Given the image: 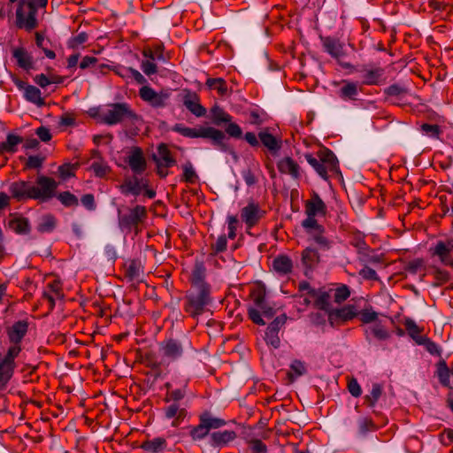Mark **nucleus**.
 I'll use <instances>...</instances> for the list:
<instances>
[{"instance_id":"obj_3","label":"nucleus","mask_w":453,"mask_h":453,"mask_svg":"<svg viewBox=\"0 0 453 453\" xmlns=\"http://www.w3.org/2000/svg\"><path fill=\"white\" fill-rule=\"evenodd\" d=\"M171 130L187 138L210 139L213 145L219 150L222 151L227 150V145L224 142V133L212 127H199L198 128H193L186 127L181 123H176L171 127Z\"/></svg>"},{"instance_id":"obj_36","label":"nucleus","mask_w":453,"mask_h":453,"mask_svg":"<svg viewBox=\"0 0 453 453\" xmlns=\"http://www.w3.org/2000/svg\"><path fill=\"white\" fill-rule=\"evenodd\" d=\"M253 302L265 318L272 319L275 314L274 309L267 304L265 294L263 291H257L253 294Z\"/></svg>"},{"instance_id":"obj_1","label":"nucleus","mask_w":453,"mask_h":453,"mask_svg":"<svg viewBox=\"0 0 453 453\" xmlns=\"http://www.w3.org/2000/svg\"><path fill=\"white\" fill-rule=\"evenodd\" d=\"M213 304L211 288L196 287L187 291L184 296L183 310L191 318H198L207 312H211Z\"/></svg>"},{"instance_id":"obj_49","label":"nucleus","mask_w":453,"mask_h":453,"mask_svg":"<svg viewBox=\"0 0 453 453\" xmlns=\"http://www.w3.org/2000/svg\"><path fill=\"white\" fill-rule=\"evenodd\" d=\"M306 366L305 364L298 359L294 360L290 365V369L288 372V376L290 380H295L296 378L306 373Z\"/></svg>"},{"instance_id":"obj_44","label":"nucleus","mask_w":453,"mask_h":453,"mask_svg":"<svg viewBox=\"0 0 453 453\" xmlns=\"http://www.w3.org/2000/svg\"><path fill=\"white\" fill-rule=\"evenodd\" d=\"M211 118L216 126H220L222 123L230 122L232 116L228 114L222 107L214 105L211 109Z\"/></svg>"},{"instance_id":"obj_63","label":"nucleus","mask_w":453,"mask_h":453,"mask_svg":"<svg viewBox=\"0 0 453 453\" xmlns=\"http://www.w3.org/2000/svg\"><path fill=\"white\" fill-rule=\"evenodd\" d=\"M420 129L425 134L433 138H438L441 134V129L438 125L424 123Z\"/></svg>"},{"instance_id":"obj_56","label":"nucleus","mask_w":453,"mask_h":453,"mask_svg":"<svg viewBox=\"0 0 453 453\" xmlns=\"http://www.w3.org/2000/svg\"><path fill=\"white\" fill-rule=\"evenodd\" d=\"M227 239L225 234H221L218 237L215 242L211 244V250L212 255L222 253L226 250Z\"/></svg>"},{"instance_id":"obj_61","label":"nucleus","mask_w":453,"mask_h":453,"mask_svg":"<svg viewBox=\"0 0 453 453\" xmlns=\"http://www.w3.org/2000/svg\"><path fill=\"white\" fill-rule=\"evenodd\" d=\"M357 315L359 316V319L364 324L375 322L378 319V313L372 311V308L362 310L359 313H357Z\"/></svg>"},{"instance_id":"obj_24","label":"nucleus","mask_w":453,"mask_h":453,"mask_svg":"<svg viewBox=\"0 0 453 453\" xmlns=\"http://www.w3.org/2000/svg\"><path fill=\"white\" fill-rule=\"evenodd\" d=\"M236 438L233 430L213 432L210 434L209 443L213 448H223Z\"/></svg>"},{"instance_id":"obj_4","label":"nucleus","mask_w":453,"mask_h":453,"mask_svg":"<svg viewBox=\"0 0 453 453\" xmlns=\"http://www.w3.org/2000/svg\"><path fill=\"white\" fill-rule=\"evenodd\" d=\"M306 161L315 169L318 174L324 180H328V173H339V161L333 151L328 149L320 150L318 152L319 158L311 154H306Z\"/></svg>"},{"instance_id":"obj_29","label":"nucleus","mask_w":453,"mask_h":453,"mask_svg":"<svg viewBox=\"0 0 453 453\" xmlns=\"http://www.w3.org/2000/svg\"><path fill=\"white\" fill-rule=\"evenodd\" d=\"M365 334L367 341L375 338L379 341H386L390 338V333L380 322H376L365 327Z\"/></svg>"},{"instance_id":"obj_47","label":"nucleus","mask_w":453,"mask_h":453,"mask_svg":"<svg viewBox=\"0 0 453 453\" xmlns=\"http://www.w3.org/2000/svg\"><path fill=\"white\" fill-rule=\"evenodd\" d=\"M205 84L210 89L216 90L219 96H225L227 93V84L222 78H209Z\"/></svg>"},{"instance_id":"obj_22","label":"nucleus","mask_w":453,"mask_h":453,"mask_svg":"<svg viewBox=\"0 0 453 453\" xmlns=\"http://www.w3.org/2000/svg\"><path fill=\"white\" fill-rule=\"evenodd\" d=\"M362 87L357 82L349 80H342L340 82V88L337 92L339 97L344 101L357 100Z\"/></svg>"},{"instance_id":"obj_58","label":"nucleus","mask_w":453,"mask_h":453,"mask_svg":"<svg viewBox=\"0 0 453 453\" xmlns=\"http://www.w3.org/2000/svg\"><path fill=\"white\" fill-rule=\"evenodd\" d=\"M91 169L95 175L100 178L104 177L110 172V167L102 160L94 161Z\"/></svg>"},{"instance_id":"obj_48","label":"nucleus","mask_w":453,"mask_h":453,"mask_svg":"<svg viewBox=\"0 0 453 453\" xmlns=\"http://www.w3.org/2000/svg\"><path fill=\"white\" fill-rule=\"evenodd\" d=\"M56 196L61 204L66 208H74L79 205L78 197L69 191L60 192Z\"/></svg>"},{"instance_id":"obj_13","label":"nucleus","mask_w":453,"mask_h":453,"mask_svg":"<svg viewBox=\"0 0 453 453\" xmlns=\"http://www.w3.org/2000/svg\"><path fill=\"white\" fill-rule=\"evenodd\" d=\"M320 40L324 50L332 58H335L343 68H349L351 66L350 64L342 61V58L347 55L344 42H342L339 38L333 36H321Z\"/></svg>"},{"instance_id":"obj_42","label":"nucleus","mask_w":453,"mask_h":453,"mask_svg":"<svg viewBox=\"0 0 453 453\" xmlns=\"http://www.w3.org/2000/svg\"><path fill=\"white\" fill-rule=\"evenodd\" d=\"M24 98L37 107H42L45 105V100L42 96L41 90L33 85H29L24 93Z\"/></svg>"},{"instance_id":"obj_45","label":"nucleus","mask_w":453,"mask_h":453,"mask_svg":"<svg viewBox=\"0 0 453 453\" xmlns=\"http://www.w3.org/2000/svg\"><path fill=\"white\" fill-rule=\"evenodd\" d=\"M122 194L138 196L141 193L142 187L137 178L133 180H126L123 184L119 186Z\"/></svg>"},{"instance_id":"obj_37","label":"nucleus","mask_w":453,"mask_h":453,"mask_svg":"<svg viewBox=\"0 0 453 453\" xmlns=\"http://www.w3.org/2000/svg\"><path fill=\"white\" fill-rule=\"evenodd\" d=\"M357 316L356 307L354 305H345L341 309H336L329 312V319H339L344 322L351 320Z\"/></svg>"},{"instance_id":"obj_32","label":"nucleus","mask_w":453,"mask_h":453,"mask_svg":"<svg viewBox=\"0 0 453 453\" xmlns=\"http://www.w3.org/2000/svg\"><path fill=\"white\" fill-rule=\"evenodd\" d=\"M24 142V139L14 134H8L6 140L0 142V155L5 153L14 154L18 151V146Z\"/></svg>"},{"instance_id":"obj_43","label":"nucleus","mask_w":453,"mask_h":453,"mask_svg":"<svg viewBox=\"0 0 453 453\" xmlns=\"http://www.w3.org/2000/svg\"><path fill=\"white\" fill-rule=\"evenodd\" d=\"M190 282V288H196V287L211 288V286L205 281V269L202 265L196 266L193 271Z\"/></svg>"},{"instance_id":"obj_34","label":"nucleus","mask_w":453,"mask_h":453,"mask_svg":"<svg viewBox=\"0 0 453 453\" xmlns=\"http://www.w3.org/2000/svg\"><path fill=\"white\" fill-rule=\"evenodd\" d=\"M199 421L205 426V428L210 432L211 429H218L224 426L226 422L225 419L215 417L209 411H204L198 416Z\"/></svg>"},{"instance_id":"obj_57","label":"nucleus","mask_w":453,"mask_h":453,"mask_svg":"<svg viewBox=\"0 0 453 453\" xmlns=\"http://www.w3.org/2000/svg\"><path fill=\"white\" fill-rule=\"evenodd\" d=\"M418 344L424 345L426 347V351L429 352L431 355L441 356V348L434 342H433L427 337H425L424 339H420V341H418Z\"/></svg>"},{"instance_id":"obj_64","label":"nucleus","mask_w":453,"mask_h":453,"mask_svg":"<svg viewBox=\"0 0 453 453\" xmlns=\"http://www.w3.org/2000/svg\"><path fill=\"white\" fill-rule=\"evenodd\" d=\"M250 449L252 453H266V445L258 439L249 441Z\"/></svg>"},{"instance_id":"obj_18","label":"nucleus","mask_w":453,"mask_h":453,"mask_svg":"<svg viewBox=\"0 0 453 453\" xmlns=\"http://www.w3.org/2000/svg\"><path fill=\"white\" fill-rule=\"evenodd\" d=\"M33 184L26 180L13 181L9 186V192L11 193V199L13 198L18 202L34 199L33 196Z\"/></svg>"},{"instance_id":"obj_52","label":"nucleus","mask_w":453,"mask_h":453,"mask_svg":"<svg viewBox=\"0 0 453 453\" xmlns=\"http://www.w3.org/2000/svg\"><path fill=\"white\" fill-rule=\"evenodd\" d=\"M183 175L182 180L189 184H194L198 180V175L196 173L191 162L188 161L182 165Z\"/></svg>"},{"instance_id":"obj_23","label":"nucleus","mask_w":453,"mask_h":453,"mask_svg":"<svg viewBox=\"0 0 453 453\" xmlns=\"http://www.w3.org/2000/svg\"><path fill=\"white\" fill-rule=\"evenodd\" d=\"M384 94L391 99L393 104L401 105L407 102L408 89L399 84H392L384 89Z\"/></svg>"},{"instance_id":"obj_16","label":"nucleus","mask_w":453,"mask_h":453,"mask_svg":"<svg viewBox=\"0 0 453 453\" xmlns=\"http://www.w3.org/2000/svg\"><path fill=\"white\" fill-rule=\"evenodd\" d=\"M168 404L163 409L164 417L172 420L173 427L179 426L188 416L187 405L183 403H167Z\"/></svg>"},{"instance_id":"obj_46","label":"nucleus","mask_w":453,"mask_h":453,"mask_svg":"<svg viewBox=\"0 0 453 453\" xmlns=\"http://www.w3.org/2000/svg\"><path fill=\"white\" fill-rule=\"evenodd\" d=\"M38 365L31 364H24L20 369L22 373L23 383H33L39 380V376H36V371Z\"/></svg>"},{"instance_id":"obj_14","label":"nucleus","mask_w":453,"mask_h":453,"mask_svg":"<svg viewBox=\"0 0 453 453\" xmlns=\"http://www.w3.org/2000/svg\"><path fill=\"white\" fill-rule=\"evenodd\" d=\"M188 384V378H176L173 382L165 383V387L167 392L164 399L165 402L181 403V400H183L187 395Z\"/></svg>"},{"instance_id":"obj_53","label":"nucleus","mask_w":453,"mask_h":453,"mask_svg":"<svg viewBox=\"0 0 453 453\" xmlns=\"http://www.w3.org/2000/svg\"><path fill=\"white\" fill-rule=\"evenodd\" d=\"M405 329L408 332V334L418 343V341H420V339H424L426 336H421V329L418 327V326L415 323L412 319H406L405 323Z\"/></svg>"},{"instance_id":"obj_21","label":"nucleus","mask_w":453,"mask_h":453,"mask_svg":"<svg viewBox=\"0 0 453 453\" xmlns=\"http://www.w3.org/2000/svg\"><path fill=\"white\" fill-rule=\"evenodd\" d=\"M304 209L307 216L324 217L326 214V205L316 192L305 202Z\"/></svg>"},{"instance_id":"obj_20","label":"nucleus","mask_w":453,"mask_h":453,"mask_svg":"<svg viewBox=\"0 0 453 453\" xmlns=\"http://www.w3.org/2000/svg\"><path fill=\"white\" fill-rule=\"evenodd\" d=\"M433 257H438L440 262L447 265L450 258V254L453 251V238H449L445 241H438L434 247L429 250Z\"/></svg>"},{"instance_id":"obj_26","label":"nucleus","mask_w":453,"mask_h":453,"mask_svg":"<svg viewBox=\"0 0 453 453\" xmlns=\"http://www.w3.org/2000/svg\"><path fill=\"white\" fill-rule=\"evenodd\" d=\"M311 298L313 300L314 306L321 311H327L328 313L332 311L331 309V295L325 288H317L316 290H312Z\"/></svg>"},{"instance_id":"obj_2","label":"nucleus","mask_w":453,"mask_h":453,"mask_svg":"<svg viewBox=\"0 0 453 453\" xmlns=\"http://www.w3.org/2000/svg\"><path fill=\"white\" fill-rule=\"evenodd\" d=\"M16 9V26L19 28L31 31L37 27L36 19L39 8H45L48 0H18Z\"/></svg>"},{"instance_id":"obj_6","label":"nucleus","mask_w":453,"mask_h":453,"mask_svg":"<svg viewBox=\"0 0 453 453\" xmlns=\"http://www.w3.org/2000/svg\"><path fill=\"white\" fill-rule=\"evenodd\" d=\"M28 327L29 323L27 319L15 321L12 325L7 326L5 328L6 345L3 348L20 354L23 349L22 342L28 332Z\"/></svg>"},{"instance_id":"obj_33","label":"nucleus","mask_w":453,"mask_h":453,"mask_svg":"<svg viewBox=\"0 0 453 453\" xmlns=\"http://www.w3.org/2000/svg\"><path fill=\"white\" fill-rule=\"evenodd\" d=\"M12 56L20 68L26 71L34 69L33 57L24 48L13 50Z\"/></svg>"},{"instance_id":"obj_8","label":"nucleus","mask_w":453,"mask_h":453,"mask_svg":"<svg viewBox=\"0 0 453 453\" xmlns=\"http://www.w3.org/2000/svg\"><path fill=\"white\" fill-rule=\"evenodd\" d=\"M147 210L142 205H136L128 209L127 213L121 214L119 211V226L122 230L138 232L139 225L147 218Z\"/></svg>"},{"instance_id":"obj_25","label":"nucleus","mask_w":453,"mask_h":453,"mask_svg":"<svg viewBox=\"0 0 453 453\" xmlns=\"http://www.w3.org/2000/svg\"><path fill=\"white\" fill-rule=\"evenodd\" d=\"M153 159L157 164L164 165L165 168H170L176 164L175 158L165 143L158 144L157 154L153 155Z\"/></svg>"},{"instance_id":"obj_41","label":"nucleus","mask_w":453,"mask_h":453,"mask_svg":"<svg viewBox=\"0 0 453 453\" xmlns=\"http://www.w3.org/2000/svg\"><path fill=\"white\" fill-rule=\"evenodd\" d=\"M58 220L52 214L42 216L38 221L36 230L41 234L51 233L57 226Z\"/></svg>"},{"instance_id":"obj_62","label":"nucleus","mask_w":453,"mask_h":453,"mask_svg":"<svg viewBox=\"0 0 453 453\" xmlns=\"http://www.w3.org/2000/svg\"><path fill=\"white\" fill-rule=\"evenodd\" d=\"M350 296V291L348 286L342 285L334 290V298L338 303H341L347 300Z\"/></svg>"},{"instance_id":"obj_12","label":"nucleus","mask_w":453,"mask_h":453,"mask_svg":"<svg viewBox=\"0 0 453 453\" xmlns=\"http://www.w3.org/2000/svg\"><path fill=\"white\" fill-rule=\"evenodd\" d=\"M139 96L151 107L158 109L167 106L171 92L164 89L157 92L150 86H142L139 90Z\"/></svg>"},{"instance_id":"obj_28","label":"nucleus","mask_w":453,"mask_h":453,"mask_svg":"<svg viewBox=\"0 0 453 453\" xmlns=\"http://www.w3.org/2000/svg\"><path fill=\"white\" fill-rule=\"evenodd\" d=\"M258 138L272 155H276L281 148V140L273 135L267 128L258 133Z\"/></svg>"},{"instance_id":"obj_17","label":"nucleus","mask_w":453,"mask_h":453,"mask_svg":"<svg viewBox=\"0 0 453 453\" xmlns=\"http://www.w3.org/2000/svg\"><path fill=\"white\" fill-rule=\"evenodd\" d=\"M287 321L286 314H281L276 317L273 321L268 326L265 340L268 345L273 349H278L280 345L279 332Z\"/></svg>"},{"instance_id":"obj_51","label":"nucleus","mask_w":453,"mask_h":453,"mask_svg":"<svg viewBox=\"0 0 453 453\" xmlns=\"http://www.w3.org/2000/svg\"><path fill=\"white\" fill-rule=\"evenodd\" d=\"M382 394V387L378 384H372L370 394L365 396V402L369 407H374Z\"/></svg>"},{"instance_id":"obj_31","label":"nucleus","mask_w":453,"mask_h":453,"mask_svg":"<svg viewBox=\"0 0 453 453\" xmlns=\"http://www.w3.org/2000/svg\"><path fill=\"white\" fill-rule=\"evenodd\" d=\"M278 170L284 174H289L294 179H298L300 176V166L290 157H286L278 162Z\"/></svg>"},{"instance_id":"obj_9","label":"nucleus","mask_w":453,"mask_h":453,"mask_svg":"<svg viewBox=\"0 0 453 453\" xmlns=\"http://www.w3.org/2000/svg\"><path fill=\"white\" fill-rule=\"evenodd\" d=\"M240 215L242 222L246 226V231H249L257 226L261 219L266 215V211L264 210L258 202L254 199H250L246 205H244L241 211Z\"/></svg>"},{"instance_id":"obj_55","label":"nucleus","mask_w":453,"mask_h":453,"mask_svg":"<svg viewBox=\"0 0 453 453\" xmlns=\"http://www.w3.org/2000/svg\"><path fill=\"white\" fill-rule=\"evenodd\" d=\"M48 42H49V41L47 42H45V39H44L43 35L41 33H39V32L35 33V43H36V45L42 50V51L44 52L45 56L48 58L54 59L56 58V53L53 50H49L47 48V43Z\"/></svg>"},{"instance_id":"obj_39","label":"nucleus","mask_w":453,"mask_h":453,"mask_svg":"<svg viewBox=\"0 0 453 453\" xmlns=\"http://www.w3.org/2000/svg\"><path fill=\"white\" fill-rule=\"evenodd\" d=\"M8 226L18 234H27L31 231V226L28 219L21 216L10 219Z\"/></svg>"},{"instance_id":"obj_10","label":"nucleus","mask_w":453,"mask_h":453,"mask_svg":"<svg viewBox=\"0 0 453 453\" xmlns=\"http://www.w3.org/2000/svg\"><path fill=\"white\" fill-rule=\"evenodd\" d=\"M58 183L48 176H38L36 178V186L33 185L34 200L47 202L56 196Z\"/></svg>"},{"instance_id":"obj_15","label":"nucleus","mask_w":453,"mask_h":453,"mask_svg":"<svg viewBox=\"0 0 453 453\" xmlns=\"http://www.w3.org/2000/svg\"><path fill=\"white\" fill-rule=\"evenodd\" d=\"M159 353L166 362H175L184 354L182 343L176 339H168L159 344Z\"/></svg>"},{"instance_id":"obj_54","label":"nucleus","mask_w":453,"mask_h":453,"mask_svg":"<svg viewBox=\"0 0 453 453\" xmlns=\"http://www.w3.org/2000/svg\"><path fill=\"white\" fill-rule=\"evenodd\" d=\"M302 226L304 228L307 235L324 227L322 225L319 224L315 216H307V218L303 220Z\"/></svg>"},{"instance_id":"obj_30","label":"nucleus","mask_w":453,"mask_h":453,"mask_svg":"<svg viewBox=\"0 0 453 453\" xmlns=\"http://www.w3.org/2000/svg\"><path fill=\"white\" fill-rule=\"evenodd\" d=\"M308 240L315 243L321 251L329 250L334 244V242L326 236L325 227L308 234Z\"/></svg>"},{"instance_id":"obj_5","label":"nucleus","mask_w":453,"mask_h":453,"mask_svg":"<svg viewBox=\"0 0 453 453\" xmlns=\"http://www.w3.org/2000/svg\"><path fill=\"white\" fill-rule=\"evenodd\" d=\"M100 119L106 125L114 126L124 121L134 122L138 115L127 103H114L107 105L100 114Z\"/></svg>"},{"instance_id":"obj_19","label":"nucleus","mask_w":453,"mask_h":453,"mask_svg":"<svg viewBox=\"0 0 453 453\" xmlns=\"http://www.w3.org/2000/svg\"><path fill=\"white\" fill-rule=\"evenodd\" d=\"M183 105L196 117L201 118L206 114V108L200 104L198 95L191 90H184L182 96Z\"/></svg>"},{"instance_id":"obj_38","label":"nucleus","mask_w":453,"mask_h":453,"mask_svg":"<svg viewBox=\"0 0 453 453\" xmlns=\"http://www.w3.org/2000/svg\"><path fill=\"white\" fill-rule=\"evenodd\" d=\"M273 267L277 273L286 275L292 272L293 263L288 256L280 255L273 259Z\"/></svg>"},{"instance_id":"obj_40","label":"nucleus","mask_w":453,"mask_h":453,"mask_svg":"<svg viewBox=\"0 0 453 453\" xmlns=\"http://www.w3.org/2000/svg\"><path fill=\"white\" fill-rule=\"evenodd\" d=\"M166 440L163 437L153 438L152 440L144 441L141 448L148 453H161L166 448Z\"/></svg>"},{"instance_id":"obj_7","label":"nucleus","mask_w":453,"mask_h":453,"mask_svg":"<svg viewBox=\"0 0 453 453\" xmlns=\"http://www.w3.org/2000/svg\"><path fill=\"white\" fill-rule=\"evenodd\" d=\"M20 354L2 348L0 350V391L6 389L18 367L17 358Z\"/></svg>"},{"instance_id":"obj_11","label":"nucleus","mask_w":453,"mask_h":453,"mask_svg":"<svg viewBox=\"0 0 453 453\" xmlns=\"http://www.w3.org/2000/svg\"><path fill=\"white\" fill-rule=\"evenodd\" d=\"M357 71L360 73L363 85L379 86L386 82L385 69L379 65H363Z\"/></svg>"},{"instance_id":"obj_50","label":"nucleus","mask_w":453,"mask_h":453,"mask_svg":"<svg viewBox=\"0 0 453 453\" xmlns=\"http://www.w3.org/2000/svg\"><path fill=\"white\" fill-rule=\"evenodd\" d=\"M189 428V436L193 441H199L210 436V432L205 428L200 421L196 426H191Z\"/></svg>"},{"instance_id":"obj_60","label":"nucleus","mask_w":453,"mask_h":453,"mask_svg":"<svg viewBox=\"0 0 453 453\" xmlns=\"http://www.w3.org/2000/svg\"><path fill=\"white\" fill-rule=\"evenodd\" d=\"M228 235L227 237L234 240L236 237V230L239 225V221L236 215H228L226 218Z\"/></svg>"},{"instance_id":"obj_27","label":"nucleus","mask_w":453,"mask_h":453,"mask_svg":"<svg viewBox=\"0 0 453 453\" xmlns=\"http://www.w3.org/2000/svg\"><path fill=\"white\" fill-rule=\"evenodd\" d=\"M127 163L131 170L136 174L143 173L147 166L142 150L138 147L132 150L128 157Z\"/></svg>"},{"instance_id":"obj_59","label":"nucleus","mask_w":453,"mask_h":453,"mask_svg":"<svg viewBox=\"0 0 453 453\" xmlns=\"http://www.w3.org/2000/svg\"><path fill=\"white\" fill-rule=\"evenodd\" d=\"M433 275L437 281L436 286L445 284L450 279L449 273L439 267H434Z\"/></svg>"},{"instance_id":"obj_35","label":"nucleus","mask_w":453,"mask_h":453,"mask_svg":"<svg viewBox=\"0 0 453 453\" xmlns=\"http://www.w3.org/2000/svg\"><path fill=\"white\" fill-rule=\"evenodd\" d=\"M320 262L319 250L313 247H307L302 252V263L308 269L315 268Z\"/></svg>"}]
</instances>
